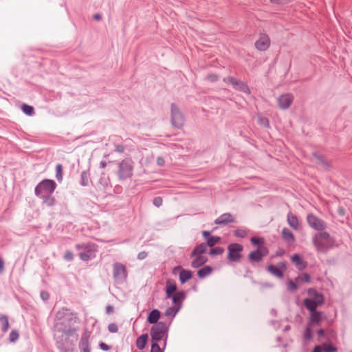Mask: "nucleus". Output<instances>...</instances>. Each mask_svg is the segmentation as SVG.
Instances as JSON below:
<instances>
[{"label":"nucleus","instance_id":"f257e3e1","mask_svg":"<svg viewBox=\"0 0 352 352\" xmlns=\"http://www.w3.org/2000/svg\"><path fill=\"white\" fill-rule=\"evenodd\" d=\"M56 327L58 331L63 332L67 336H72L76 331V324L79 323L77 314L69 309L62 308L56 314Z\"/></svg>","mask_w":352,"mask_h":352},{"label":"nucleus","instance_id":"f03ea898","mask_svg":"<svg viewBox=\"0 0 352 352\" xmlns=\"http://www.w3.org/2000/svg\"><path fill=\"white\" fill-rule=\"evenodd\" d=\"M220 241V236H211L206 240V243H201L195 246L191 253V256L195 258L191 264H206L208 258L203 254L206 252L208 247L212 248Z\"/></svg>","mask_w":352,"mask_h":352},{"label":"nucleus","instance_id":"7ed1b4c3","mask_svg":"<svg viewBox=\"0 0 352 352\" xmlns=\"http://www.w3.org/2000/svg\"><path fill=\"white\" fill-rule=\"evenodd\" d=\"M309 297L305 298L303 301V305L306 309H316L322 306L325 303L324 295L318 292L316 288L311 287L307 289Z\"/></svg>","mask_w":352,"mask_h":352},{"label":"nucleus","instance_id":"20e7f679","mask_svg":"<svg viewBox=\"0 0 352 352\" xmlns=\"http://www.w3.org/2000/svg\"><path fill=\"white\" fill-rule=\"evenodd\" d=\"M78 255L83 261H88L95 258L98 252L97 245L91 242L77 243L75 245Z\"/></svg>","mask_w":352,"mask_h":352},{"label":"nucleus","instance_id":"39448f33","mask_svg":"<svg viewBox=\"0 0 352 352\" xmlns=\"http://www.w3.org/2000/svg\"><path fill=\"white\" fill-rule=\"evenodd\" d=\"M133 162L131 159L126 158L118 163L117 175L120 181L130 179L133 176Z\"/></svg>","mask_w":352,"mask_h":352},{"label":"nucleus","instance_id":"423d86ee","mask_svg":"<svg viewBox=\"0 0 352 352\" xmlns=\"http://www.w3.org/2000/svg\"><path fill=\"white\" fill-rule=\"evenodd\" d=\"M56 187V183L54 180L44 179L36 186L34 194L36 196L44 194H53Z\"/></svg>","mask_w":352,"mask_h":352},{"label":"nucleus","instance_id":"0eeeda50","mask_svg":"<svg viewBox=\"0 0 352 352\" xmlns=\"http://www.w3.org/2000/svg\"><path fill=\"white\" fill-rule=\"evenodd\" d=\"M184 116L175 103L170 105V122L174 128L181 129L184 124Z\"/></svg>","mask_w":352,"mask_h":352},{"label":"nucleus","instance_id":"6e6552de","mask_svg":"<svg viewBox=\"0 0 352 352\" xmlns=\"http://www.w3.org/2000/svg\"><path fill=\"white\" fill-rule=\"evenodd\" d=\"M223 80L226 83L232 85L233 88L236 91H239L248 94H250V89L248 85L240 80H236L232 76H227L225 77Z\"/></svg>","mask_w":352,"mask_h":352},{"label":"nucleus","instance_id":"1a4fd4ad","mask_svg":"<svg viewBox=\"0 0 352 352\" xmlns=\"http://www.w3.org/2000/svg\"><path fill=\"white\" fill-rule=\"evenodd\" d=\"M309 311V318L307 324L309 326H319L326 318L324 313L316 309H307Z\"/></svg>","mask_w":352,"mask_h":352},{"label":"nucleus","instance_id":"9d476101","mask_svg":"<svg viewBox=\"0 0 352 352\" xmlns=\"http://www.w3.org/2000/svg\"><path fill=\"white\" fill-rule=\"evenodd\" d=\"M169 327L165 322H160L157 325H153L150 330V334H153L157 337L164 339V337H168Z\"/></svg>","mask_w":352,"mask_h":352},{"label":"nucleus","instance_id":"9b49d317","mask_svg":"<svg viewBox=\"0 0 352 352\" xmlns=\"http://www.w3.org/2000/svg\"><path fill=\"white\" fill-rule=\"evenodd\" d=\"M228 258L232 262H237L241 257V252L243 247L239 243H231L228 245Z\"/></svg>","mask_w":352,"mask_h":352},{"label":"nucleus","instance_id":"f8f14e48","mask_svg":"<svg viewBox=\"0 0 352 352\" xmlns=\"http://www.w3.org/2000/svg\"><path fill=\"white\" fill-rule=\"evenodd\" d=\"M307 221L308 225L316 230L322 231L326 228L324 221L314 214H307Z\"/></svg>","mask_w":352,"mask_h":352},{"label":"nucleus","instance_id":"ddd939ff","mask_svg":"<svg viewBox=\"0 0 352 352\" xmlns=\"http://www.w3.org/2000/svg\"><path fill=\"white\" fill-rule=\"evenodd\" d=\"M113 277L115 282L118 284H122L126 279L127 273L125 265H113Z\"/></svg>","mask_w":352,"mask_h":352},{"label":"nucleus","instance_id":"4468645a","mask_svg":"<svg viewBox=\"0 0 352 352\" xmlns=\"http://www.w3.org/2000/svg\"><path fill=\"white\" fill-rule=\"evenodd\" d=\"M177 271H179V280L182 284L186 283L192 277V272L189 270L182 268V265H175L173 268V274H176Z\"/></svg>","mask_w":352,"mask_h":352},{"label":"nucleus","instance_id":"2eb2a0df","mask_svg":"<svg viewBox=\"0 0 352 352\" xmlns=\"http://www.w3.org/2000/svg\"><path fill=\"white\" fill-rule=\"evenodd\" d=\"M269 253L267 248H256V250L251 252L248 258L249 260L252 263H258L260 262L263 257L267 256Z\"/></svg>","mask_w":352,"mask_h":352},{"label":"nucleus","instance_id":"dca6fc26","mask_svg":"<svg viewBox=\"0 0 352 352\" xmlns=\"http://www.w3.org/2000/svg\"><path fill=\"white\" fill-rule=\"evenodd\" d=\"M270 45V40L266 34H261L260 38L256 41L255 47L259 51L267 50Z\"/></svg>","mask_w":352,"mask_h":352},{"label":"nucleus","instance_id":"f3484780","mask_svg":"<svg viewBox=\"0 0 352 352\" xmlns=\"http://www.w3.org/2000/svg\"><path fill=\"white\" fill-rule=\"evenodd\" d=\"M287 265H266V270L273 276L282 278L284 272L287 270Z\"/></svg>","mask_w":352,"mask_h":352},{"label":"nucleus","instance_id":"a211bd4d","mask_svg":"<svg viewBox=\"0 0 352 352\" xmlns=\"http://www.w3.org/2000/svg\"><path fill=\"white\" fill-rule=\"evenodd\" d=\"M294 97L290 94H283L278 98V104L282 109H288L292 104Z\"/></svg>","mask_w":352,"mask_h":352},{"label":"nucleus","instance_id":"6ab92c4d","mask_svg":"<svg viewBox=\"0 0 352 352\" xmlns=\"http://www.w3.org/2000/svg\"><path fill=\"white\" fill-rule=\"evenodd\" d=\"M80 352H91L89 336L85 332L82 333L78 343Z\"/></svg>","mask_w":352,"mask_h":352},{"label":"nucleus","instance_id":"aec40b11","mask_svg":"<svg viewBox=\"0 0 352 352\" xmlns=\"http://www.w3.org/2000/svg\"><path fill=\"white\" fill-rule=\"evenodd\" d=\"M235 219L234 216L229 213H223L214 220V223L220 226H226L230 223H234Z\"/></svg>","mask_w":352,"mask_h":352},{"label":"nucleus","instance_id":"412c9836","mask_svg":"<svg viewBox=\"0 0 352 352\" xmlns=\"http://www.w3.org/2000/svg\"><path fill=\"white\" fill-rule=\"evenodd\" d=\"M161 315L162 314L159 309H153L148 314L146 321L149 324L157 325L160 322L159 320Z\"/></svg>","mask_w":352,"mask_h":352},{"label":"nucleus","instance_id":"4be33fe9","mask_svg":"<svg viewBox=\"0 0 352 352\" xmlns=\"http://www.w3.org/2000/svg\"><path fill=\"white\" fill-rule=\"evenodd\" d=\"M335 241H321L314 244L317 250L322 252H326L334 246Z\"/></svg>","mask_w":352,"mask_h":352},{"label":"nucleus","instance_id":"5701e85b","mask_svg":"<svg viewBox=\"0 0 352 352\" xmlns=\"http://www.w3.org/2000/svg\"><path fill=\"white\" fill-rule=\"evenodd\" d=\"M186 298V292L184 290H181L177 292L174 296H173L170 299L172 300L173 303L177 306L179 307L181 309L182 307V302Z\"/></svg>","mask_w":352,"mask_h":352},{"label":"nucleus","instance_id":"b1692460","mask_svg":"<svg viewBox=\"0 0 352 352\" xmlns=\"http://www.w3.org/2000/svg\"><path fill=\"white\" fill-rule=\"evenodd\" d=\"M191 266L197 268V267H201V265H191ZM202 266H203V267L199 269L197 272V276L201 279L205 278L208 275H210L213 271V268L211 267V265H202Z\"/></svg>","mask_w":352,"mask_h":352},{"label":"nucleus","instance_id":"393cba45","mask_svg":"<svg viewBox=\"0 0 352 352\" xmlns=\"http://www.w3.org/2000/svg\"><path fill=\"white\" fill-rule=\"evenodd\" d=\"M177 286L175 283H171L170 280H168L166 282L165 292L167 298H170L177 292Z\"/></svg>","mask_w":352,"mask_h":352},{"label":"nucleus","instance_id":"a878e982","mask_svg":"<svg viewBox=\"0 0 352 352\" xmlns=\"http://www.w3.org/2000/svg\"><path fill=\"white\" fill-rule=\"evenodd\" d=\"M287 221L289 226L294 230H297L299 228V221L297 216L292 212H288L287 215Z\"/></svg>","mask_w":352,"mask_h":352},{"label":"nucleus","instance_id":"bb28decb","mask_svg":"<svg viewBox=\"0 0 352 352\" xmlns=\"http://www.w3.org/2000/svg\"><path fill=\"white\" fill-rule=\"evenodd\" d=\"M42 200V203L47 206L52 207L55 205L56 199L53 194H44L37 196Z\"/></svg>","mask_w":352,"mask_h":352},{"label":"nucleus","instance_id":"cd10ccee","mask_svg":"<svg viewBox=\"0 0 352 352\" xmlns=\"http://www.w3.org/2000/svg\"><path fill=\"white\" fill-rule=\"evenodd\" d=\"M148 338H149L148 334L146 333H143L141 336H140L137 338L136 342H135L137 348L139 349L140 350H143L146 346V344L148 340Z\"/></svg>","mask_w":352,"mask_h":352},{"label":"nucleus","instance_id":"c85d7f7f","mask_svg":"<svg viewBox=\"0 0 352 352\" xmlns=\"http://www.w3.org/2000/svg\"><path fill=\"white\" fill-rule=\"evenodd\" d=\"M281 235L283 239L289 243H292L295 241V237L293 233L287 228L282 230Z\"/></svg>","mask_w":352,"mask_h":352},{"label":"nucleus","instance_id":"c756f323","mask_svg":"<svg viewBox=\"0 0 352 352\" xmlns=\"http://www.w3.org/2000/svg\"><path fill=\"white\" fill-rule=\"evenodd\" d=\"M321 241H334V239L330 236L328 232L321 231L314 236L313 242L314 243L315 242Z\"/></svg>","mask_w":352,"mask_h":352},{"label":"nucleus","instance_id":"7c9ffc66","mask_svg":"<svg viewBox=\"0 0 352 352\" xmlns=\"http://www.w3.org/2000/svg\"><path fill=\"white\" fill-rule=\"evenodd\" d=\"M180 310V308L179 307H168L166 311H165V313H164V315L166 316V317H170L171 318V320H173L175 316L177 315V314L179 312V311Z\"/></svg>","mask_w":352,"mask_h":352},{"label":"nucleus","instance_id":"2f4dec72","mask_svg":"<svg viewBox=\"0 0 352 352\" xmlns=\"http://www.w3.org/2000/svg\"><path fill=\"white\" fill-rule=\"evenodd\" d=\"M313 155L323 167L328 168L331 166L330 163L322 155L316 152L313 153Z\"/></svg>","mask_w":352,"mask_h":352},{"label":"nucleus","instance_id":"473e14b6","mask_svg":"<svg viewBox=\"0 0 352 352\" xmlns=\"http://www.w3.org/2000/svg\"><path fill=\"white\" fill-rule=\"evenodd\" d=\"M252 244L257 246V248H266L265 245L264 239L262 237L252 236L250 239Z\"/></svg>","mask_w":352,"mask_h":352},{"label":"nucleus","instance_id":"72a5a7b5","mask_svg":"<svg viewBox=\"0 0 352 352\" xmlns=\"http://www.w3.org/2000/svg\"><path fill=\"white\" fill-rule=\"evenodd\" d=\"M90 179L89 173L87 170H83L80 174V184L82 186H87Z\"/></svg>","mask_w":352,"mask_h":352},{"label":"nucleus","instance_id":"f704fd0d","mask_svg":"<svg viewBox=\"0 0 352 352\" xmlns=\"http://www.w3.org/2000/svg\"><path fill=\"white\" fill-rule=\"evenodd\" d=\"M312 327L313 326H309V324H307L303 333V338L305 340L309 341L313 339L314 334L311 329Z\"/></svg>","mask_w":352,"mask_h":352},{"label":"nucleus","instance_id":"c9c22d12","mask_svg":"<svg viewBox=\"0 0 352 352\" xmlns=\"http://www.w3.org/2000/svg\"><path fill=\"white\" fill-rule=\"evenodd\" d=\"M0 322L1 324V330L3 333L6 332L9 328L8 318L3 315L0 317Z\"/></svg>","mask_w":352,"mask_h":352},{"label":"nucleus","instance_id":"e433bc0d","mask_svg":"<svg viewBox=\"0 0 352 352\" xmlns=\"http://www.w3.org/2000/svg\"><path fill=\"white\" fill-rule=\"evenodd\" d=\"M21 110L27 116H32L34 113V109L32 106L27 104H23L21 106Z\"/></svg>","mask_w":352,"mask_h":352},{"label":"nucleus","instance_id":"4c0bfd02","mask_svg":"<svg viewBox=\"0 0 352 352\" xmlns=\"http://www.w3.org/2000/svg\"><path fill=\"white\" fill-rule=\"evenodd\" d=\"M56 178L58 182H61L63 178V166L61 164H58L56 166Z\"/></svg>","mask_w":352,"mask_h":352},{"label":"nucleus","instance_id":"58836bf2","mask_svg":"<svg viewBox=\"0 0 352 352\" xmlns=\"http://www.w3.org/2000/svg\"><path fill=\"white\" fill-rule=\"evenodd\" d=\"M322 346L324 352H336L338 351V348L333 345L331 342L324 343Z\"/></svg>","mask_w":352,"mask_h":352},{"label":"nucleus","instance_id":"ea45409f","mask_svg":"<svg viewBox=\"0 0 352 352\" xmlns=\"http://www.w3.org/2000/svg\"><path fill=\"white\" fill-rule=\"evenodd\" d=\"M224 251V248L222 247H214L210 250L209 254L211 256H217L221 254Z\"/></svg>","mask_w":352,"mask_h":352},{"label":"nucleus","instance_id":"a19ab883","mask_svg":"<svg viewBox=\"0 0 352 352\" xmlns=\"http://www.w3.org/2000/svg\"><path fill=\"white\" fill-rule=\"evenodd\" d=\"M57 349L60 352H72L73 350H69L62 341L56 342Z\"/></svg>","mask_w":352,"mask_h":352},{"label":"nucleus","instance_id":"79ce46f5","mask_svg":"<svg viewBox=\"0 0 352 352\" xmlns=\"http://www.w3.org/2000/svg\"><path fill=\"white\" fill-rule=\"evenodd\" d=\"M19 337V331L16 329L12 330L9 335V341L10 342H15Z\"/></svg>","mask_w":352,"mask_h":352},{"label":"nucleus","instance_id":"37998d69","mask_svg":"<svg viewBox=\"0 0 352 352\" xmlns=\"http://www.w3.org/2000/svg\"><path fill=\"white\" fill-rule=\"evenodd\" d=\"M234 235L239 238H245L247 236V232L243 229H236L234 231Z\"/></svg>","mask_w":352,"mask_h":352},{"label":"nucleus","instance_id":"c03bdc74","mask_svg":"<svg viewBox=\"0 0 352 352\" xmlns=\"http://www.w3.org/2000/svg\"><path fill=\"white\" fill-rule=\"evenodd\" d=\"M287 289L289 292H295L298 289V285L292 280L289 279L287 282Z\"/></svg>","mask_w":352,"mask_h":352},{"label":"nucleus","instance_id":"a18cd8bd","mask_svg":"<svg viewBox=\"0 0 352 352\" xmlns=\"http://www.w3.org/2000/svg\"><path fill=\"white\" fill-rule=\"evenodd\" d=\"M298 279H300L303 283H309L311 280V276L307 273H303L301 275H299Z\"/></svg>","mask_w":352,"mask_h":352},{"label":"nucleus","instance_id":"49530a36","mask_svg":"<svg viewBox=\"0 0 352 352\" xmlns=\"http://www.w3.org/2000/svg\"><path fill=\"white\" fill-rule=\"evenodd\" d=\"M291 260L295 264H304L302 258L298 254H295L291 256Z\"/></svg>","mask_w":352,"mask_h":352},{"label":"nucleus","instance_id":"de8ad7c7","mask_svg":"<svg viewBox=\"0 0 352 352\" xmlns=\"http://www.w3.org/2000/svg\"><path fill=\"white\" fill-rule=\"evenodd\" d=\"M151 349L150 352H164V349L160 347V344H151Z\"/></svg>","mask_w":352,"mask_h":352},{"label":"nucleus","instance_id":"09e8293b","mask_svg":"<svg viewBox=\"0 0 352 352\" xmlns=\"http://www.w3.org/2000/svg\"><path fill=\"white\" fill-rule=\"evenodd\" d=\"M206 79L210 82H214L219 80V76L215 74H209L207 75Z\"/></svg>","mask_w":352,"mask_h":352},{"label":"nucleus","instance_id":"8fccbe9b","mask_svg":"<svg viewBox=\"0 0 352 352\" xmlns=\"http://www.w3.org/2000/svg\"><path fill=\"white\" fill-rule=\"evenodd\" d=\"M63 258L66 261H72L74 258V254L72 252L67 250L64 254Z\"/></svg>","mask_w":352,"mask_h":352},{"label":"nucleus","instance_id":"3c124183","mask_svg":"<svg viewBox=\"0 0 352 352\" xmlns=\"http://www.w3.org/2000/svg\"><path fill=\"white\" fill-rule=\"evenodd\" d=\"M162 198L160 197H156L153 200V204L156 207H160L162 205Z\"/></svg>","mask_w":352,"mask_h":352},{"label":"nucleus","instance_id":"603ef678","mask_svg":"<svg viewBox=\"0 0 352 352\" xmlns=\"http://www.w3.org/2000/svg\"><path fill=\"white\" fill-rule=\"evenodd\" d=\"M151 344H159V342L162 341V338L160 337H157L153 334H151Z\"/></svg>","mask_w":352,"mask_h":352},{"label":"nucleus","instance_id":"864d4df0","mask_svg":"<svg viewBox=\"0 0 352 352\" xmlns=\"http://www.w3.org/2000/svg\"><path fill=\"white\" fill-rule=\"evenodd\" d=\"M108 330L111 333H116L118 331V328L116 324L115 323H110L108 325Z\"/></svg>","mask_w":352,"mask_h":352},{"label":"nucleus","instance_id":"5fc2aeb1","mask_svg":"<svg viewBox=\"0 0 352 352\" xmlns=\"http://www.w3.org/2000/svg\"><path fill=\"white\" fill-rule=\"evenodd\" d=\"M41 298L44 301L47 302L50 298V294L46 291H41L40 293Z\"/></svg>","mask_w":352,"mask_h":352},{"label":"nucleus","instance_id":"6e6d98bb","mask_svg":"<svg viewBox=\"0 0 352 352\" xmlns=\"http://www.w3.org/2000/svg\"><path fill=\"white\" fill-rule=\"evenodd\" d=\"M235 267H240L241 269H240L241 272H244V274H241V276H243L244 277H248V270L247 268V265H234ZM238 275H241V274L238 273Z\"/></svg>","mask_w":352,"mask_h":352},{"label":"nucleus","instance_id":"4d7b16f0","mask_svg":"<svg viewBox=\"0 0 352 352\" xmlns=\"http://www.w3.org/2000/svg\"><path fill=\"white\" fill-rule=\"evenodd\" d=\"M99 347L101 350L104 351H107L110 350L111 348V346L110 345H108L107 344L102 342H100Z\"/></svg>","mask_w":352,"mask_h":352},{"label":"nucleus","instance_id":"13d9d810","mask_svg":"<svg viewBox=\"0 0 352 352\" xmlns=\"http://www.w3.org/2000/svg\"><path fill=\"white\" fill-rule=\"evenodd\" d=\"M260 123L261 124L263 125L264 126L268 128L270 127V122L267 118H263L260 119Z\"/></svg>","mask_w":352,"mask_h":352},{"label":"nucleus","instance_id":"bf43d9fd","mask_svg":"<svg viewBox=\"0 0 352 352\" xmlns=\"http://www.w3.org/2000/svg\"><path fill=\"white\" fill-rule=\"evenodd\" d=\"M156 163L159 166H164L165 164V161L162 157H157Z\"/></svg>","mask_w":352,"mask_h":352},{"label":"nucleus","instance_id":"052dcab7","mask_svg":"<svg viewBox=\"0 0 352 352\" xmlns=\"http://www.w3.org/2000/svg\"><path fill=\"white\" fill-rule=\"evenodd\" d=\"M317 334L321 338H326V333L323 329H319L317 331Z\"/></svg>","mask_w":352,"mask_h":352},{"label":"nucleus","instance_id":"680f3d73","mask_svg":"<svg viewBox=\"0 0 352 352\" xmlns=\"http://www.w3.org/2000/svg\"><path fill=\"white\" fill-rule=\"evenodd\" d=\"M146 256H147V252H146L144 251L140 252L138 254V258L140 259V260L144 259Z\"/></svg>","mask_w":352,"mask_h":352},{"label":"nucleus","instance_id":"e2e57ef3","mask_svg":"<svg viewBox=\"0 0 352 352\" xmlns=\"http://www.w3.org/2000/svg\"><path fill=\"white\" fill-rule=\"evenodd\" d=\"M202 236H204V238L206 239V241L211 236L210 235V232L209 231H207V230H204L202 231Z\"/></svg>","mask_w":352,"mask_h":352},{"label":"nucleus","instance_id":"0e129e2a","mask_svg":"<svg viewBox=\"0 0 352 352\" xmlns=\"http://www.w3.org/2000/svg\"><path fill=\"white\" fill-rule=\"evenodd\" d=\"M323 348L322 346L316 345L314 349H313L312 352H323Z\"/></svg>","mask_w":352,"mask_h":352},{"label":"nucleus","instance_id":"69168bd1","mask_svg":"<svg viewBox=\"0 0 352 352\" xmlns=\"http://www.w3.org/2000/svg\"><path fill=\"white\" fill-rule=\"evenodd\" d=\"M113 309L114 308L112 305H109L106 307V312L107 314H111L113 311Z\"/></svg>","mask_w":352,"mask_h":352},{"label":"nucleus","instance_id":"338daca9","mask_svg":"<svg viewBox=\"0 0 352 352\" xmlns=\"http://www.w3.org/2000/svg\"><path fill=\"white\" fill-rule=\"evenodd\" d=\"M124 146H122V145H116V151L118 152V153H122L124 152Z\"/></svg>","mask_w":352,"mask_h":352},{"label":"nucleus","instance_id":"774afa93","mask_svg":"<svg viewBox=\"0 0 352 352\" xmlns=\"http://www.w3.org/2000/svg\"><path fill=\"white\" fill-rule=\"evenodd\" d=\"M93 18L96 21H100L102 19V15L100 14L97 13L93 16Z\"/></svg>","mask_w":352,"mask_h":352}]
</instances>
